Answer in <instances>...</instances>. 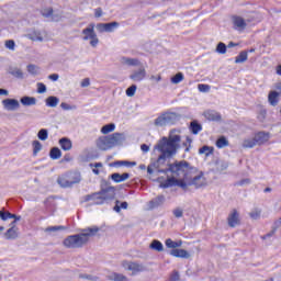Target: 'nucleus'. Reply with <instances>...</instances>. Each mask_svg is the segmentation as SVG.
Masks as SVG:
<instances>
[{"label": "nucleus", "instance_id": "nucleus-39", "mask_svg": "<svg viewBox=\"0 0 281 281\" xmlns=\"http://www.w3.org/2000/svg\"><path fill=\"white\" fill-rule=\"evenodd\" d=\"M60 229H64L63 226H48L45 228V233L48 236H56V232H60Z\"/></svg>", "mask_w": 281, "mask_h": 281}, {"label": "nucleus", "instance_id": "nucleus-45", "mask_svg": "<svg viewBox=\"0 0 281 281\" xmlns=\"http://www.w3.org/2000/svg\"><path fill=\"white\" fill-rule=\"evenodd\" d=\"M59 146H61L63 150H69L71 148V140L69 138L59 139Z\"/></svg>", "mask_w": 281, "mask_h": 281}, {"label": "nucleus", "instance_id": "nucleus-53", "mask_svg": "<svg viewBox=\"0 0 281 281\" xmlns=\"http://www.w3.org/2000/svg\"><path fill=\"white\" fill-rule=\"evenodd\" d=\"M199 131H201V124L191 122V133H193V135H198Z\"/></svg>", "mask_w": 281, "mask_h": 281}, {"label": "nucleus", "instance_id": "nucleus-24", "mask_svg": "<svg viewBox=\"0 0 281 281\" xmlns=\"http://www.w3.org/2000/svg\"><path fill=\"white\" fill-rule=\"evenodd\" d=\"M8 74H10V76H13V78H18V80H23V78L25 77L23 70L19 67H9Z\"/></svg>", "mask_w": 281, "mask_h": 281}, {"label": "nucleus", "instance_id": "nucleus-47", "mask_svg": "<svg viewBox=\"0 0 281 281\" xmlns=\"http://www.w3.org/2000/svg\"><path fill=\"white\" fill-rule=\"evenodd\" d=\"M216 146L217 148H225L229 146V142L227 140V138H225V136H222L216 140Z\"/></svg>", "mask_w": 281, "mask_h": 281}, {"label": "nucleus", "instance_id": "nucleus-41", "mask_svg": "<svg viewBox=\"0 0 281 281\" xmlns=\"http://www.w3.org/2000/svg\"><path fill=\"white\" fill-rule=\"evenodd\" d=\"M113 131H115V123L106 124L101 128L102 135H109V133H113Z\"/></svg>", "mask_w": 281, "mask_h": 281}, {"label": "nucleus", "instance_id": "nucleus-55", "mask_svg": "<svg viewBox=\"0 0 281 281\" xmlns=\"http://www.w3.org/2000/svg\"><path fill=\"white\" fill-rule=\"evenodd\" d=\"M199 91H201V93H209L211 87L209 85L205 83H200L198 86Z\"/></svg>", "mask_w": 281, "mask_h": 281}, {"label": "nucleus", "instance_id": "nucleus-8", "mask_svg": "<svg viewBox=\"0 0 281 281\" xmlns=\"http://www.w3.org/2000/svg\"><path fill=\"white\" fill-rule=\"evenodd\" d=\"M138 67V69L133 70L130 75V80H132L133 82H142L143 80H146V67H144L143 64Z\"/></svg>", "mask_w": 281, "mask_h": 281}, {"label": "nucleus", "instance_id": "nucleus-32", "mask_svg": "<svg viewBox=\"0 0 281 281\" xmlns=\"http://www.w3.org/2000/svg\"><path fill=\"white\" fill-rule=\"evenodd\" d=\"M155 170H158V172H166V170L161 169V167L159 166L158 160L151 162V164L147 167V172H148V175H153V172H155Z\"/></svg>", "mask_w": 281, "mask_h": 281}, {"label": "nucleus", "instance_id": "nucleus-4", "mask_svg": "<svg viewBox=\"0 0 281 281\" xmlns=\"http://www.w3.org/2000/svg\"><path fill=\"white\" fill-rule=\"evenodd\" d=\"M82 41H88L90 47H98L100 45V38H98V33H95V24L90 23L86 29L82 30Z\"/></svg>", "mask_w": 281, "mask_h": 281}, {"label": "nucleus", "instance_id": "nucleus-31", "mask_svg": "<svg viewBox=\"0 0 281 281\" xmlns=\"http://www.w3.org/2000/svg\"><path fill=\"white\" fill-rule=\"evenodd\" d=\"M108 280H111V281H128V277H126L122 273L113 272V273L108 276Z\"/></svg>", "mask_w": 281, "mask_h": 281}, {"label": "nucleus", "instance_id": "nucleus-62", "mask_svg": "<svg viewBox=\"0 0 281 281\" xmlns=\"http://www.w3.org/2000/svg\"><path fill=\"white\" fill-rule=\"evenodd\" d=\"M104 13L102 11V8H98L94 10V16L95 19H100V16H102Z\"/></svg>", "mask_w": 281, "mask_h": 281}, {"label": "nucleus", "instance_id": "nucleus-54", "mask_svg": "<svg viewBox=\"0 0 281 281\" xmlns=\"http://www.w3.org/2000/svg\"><path fill=\"white\" fill-rule=\"evenodd\" d=\"M60 108L64 110V111H76L77 106L76 105H71V104H68V103H65L63 102L60 104Z\"/></svg>", "mask_w": 281, "mask_h": 281}, {"label": "nucleus", "instance_id": "nucleus-16", "mask_svg": "<svg viewBox=\"0 0 281 281\" xmlns=\"http://www.w3.org/2000/svg\"><path fill=\"white\" fill-rule=\"evenodd\" d=\"M120 63L123 67H142V61L138 58L122 57Z\"/></svg>", "mask_w": 281, "mask_h": 281}, {"label": "nucleus", "instance_id": "nucleus-60", "mask_svg": "<svg viewBox=\"0 0 281 281\" xmlns=\"http://www.w3.org/2000/svg\"><path fill=\"white\" fill-rule=\"evenodd\" d=\"M165 201H166V196H164V195H159L155 199L156 205H162V203H165Z\"/></svg>", "mask_w": 281, "mask_h": 281}, {"label": "nucleus", "instance_id": "nucleus-15", "mask_svg": "<svg viewBox=\"0 0 281 281\" xmlns=\"http://www.w3.org/2000/svg\"><path fill=\"white\" fill-rule=\"evenodd\" d=\"M227 224L231 227H238V225H240V213H238L236 210H233L228 214Z\"/></svg>", "mask_w": 281, "mask_h": 281}, {"label": "nucleus", "instance_id": "nucleus-9", "mask_svg": "<svg viewBox=\"0 0 281 281\" xmlns=\"http://www.w3.org/2000/svg\"><path fill=\"white\" fill-rule=\"evenodd\" d=\"M29 41H33L35 43H43V41H47V32L33 30L29 34L25 35Z\"/></svg>", "mask_w": 281, "mask_h": 281}, {"label": "nucleus", "instance_id": "nucleus-38", "mask_svg": "<svg viewBox=\"0 0 281 281\" xmlns=\"http://www.w3.org/2000/svg\"><path fill=\"white\" fill-rule=\"evenodd\" d=\"M255 146H258V144L256 143V137H250V138H246L243 142V147L244 148H254Z\"/></svg>", "mask_w": 281, "mask_h": 281}, {"label": "nucleus", "instance_id": "nucleus-23", "mask_svg": "<svg viewBox=\"0 0 281 281\" xmlns=\"http://www.w3.org/2000/svg\"><path fill=\"white\" fill-rule=\"evenodd\" d=\"M4 238H7V240H16V238H19V227H10L4 233Z\"/></svg>", "mask_w": 281, "mask_h": 281}, {"label": "nucleus", "instance_id": "nucleus-61", "mask_svg": "<svg viewBox=\"0 0 281 281\" xmlns=\"http://www.w3.org/2000/svg\"><path fill=\"white\" fill-rule=\"evenodd\" d=\"M81 87L85 89L87 87H89L91 85V80L89 78H85L81 82H80Z\"/></svg>", "mask_w": 281, "mask_h": 281}, {"label": "nucleus", "instance_id": "nucleus-57", "mask_svg": "<svg viewBox=\"0 0 281 281\" xmlns=\"http://www.w3.org/2000/svg\"><path fill=\"white\" fill-rule=\"evenodd\" d=\"M37 93H47V87L43 82H38L37 85Z\"/></svg>", "mask_w": 281, "mask_h": 281}, {"label": "nucleus", "instance_id": "nucleus-34", "mask_svg": "<svg viewBox=\"0 0 281 281\" xmlns=\"http://www.w3.org/2000/svg\"><path fill=\"white\" fill-rule=\"evenodd\" d=\"M249 58V55L247 54V50H243L239 53V55L235 58L236 65H240L243 63H247V59Z\"/></svg>", "mask_w": 281, "mask_h": 281}, {"label": "nucleus", "instance_id": "nucleus-19", "mask_svg": "<svg viewBox=\"0 0 281 281\" xmlns=\"http://www.w3.org/2000/svg\"><path fill=\"white\" fill-rule=\"evenodd\" d=\"M112 195H109V191H101L100 193L94 194L95 205H102L104 201L111 199Z\"/></svg>", "mask_w": 281, "mask_h": 281}, {"label": "nucleus", "instance_id": "nucleus-20", "mask_svg": "<svg viewBox=\"0 0 281 281\" xmlns=\"http://www.w3.org/2000/svg\"><path fill=\"white\" fill-rule=\"evenodd\" d=\"M170 256H173V258H191V255L186 249L177 248L170 250Z\"/></svg>", "mask_w": 281, "mask_h": 281}, {"label": "nucleus", "instance_id": "nucleus-11", "mask_svg": "<svg viewBox=\"0 0 281 281\" xmlns=\"http://www.w3.org/2000/svg\"><path fill=\"white\" fill-rule=\"evenodd\" d=\"M94 27H97V31L100 34H102L104 32H114L115 30H117V27H120V23L119 22L98 23L97 25H94Z\"/></svg>", "mask_w": 281, "mask_h": 281}, {"label": "nucleus", "instance_id": "nucleus-18", "mask_svg": "<svg viewBox=\"0 0 281 281\" xmlns=\"http://www.w3.org/2000/svg\"><path fill=\"white\" fill-rule=\"evenodd\" d=\"M203 116L205 117V120H209V122H221V120H223L221 113L214 110H205L203 112Z\"/></svg>", "mask_w": 281, "mask_h": 281}, {"label": "nucleus", "instance_id": "nucleus-49", "mask_svg": "<svg viewBox=\"0 0 281 281\" xmlns=\"http://www.w3.org/2000/svg\"><path fill=\"white\" fill-rule=\"evenodd\" d=\"M37 137L41 139V142H46L47 137H49V132L45 128H42L37 133Z\"/></svg>", "mask_w": 281, "mask_h": 281}, {"label": "nucleus", "instance_id": "nucleus-13", "mask_svg": "<svg viewBox=\"0 0 281 281\" xmlns=\"http://www.w3.org/2000/svg\"><path fill=\"white\" fill-rule=\"evenodd\" d=\"M4 111H19L21 103L16 99H4L2 100Z\"/></svg>", "mask_w": 281, "mask_h": 281}, {"label": "nucleus", "instance_id": "nucleus-58", "mask_svg": "<svg viewBox=\"0 0 281 281\" xmlns=\"http://www.w3.org/2000/svg\"><path fill=\"white\" fill-rule=\"evenodd\" d=\"M257 117L259 122H265L267 120V110H260Z\"/></svg>", "mask_w": 281, "mask_h": 281}, {"label": "nucleus", "instance_id": "nucleus-7", "mask_svg": "<svg viewBox=\"0 0 281 281\" xmlns=\"http://www.w3.org/2000/svg\"><path fill=\"white\" fill-rule=\"evenodd\" d=\"M123 267L126 271H131L132 276H137V273H144V271H148V268L144 263L125 261L123 262Z\"/></svg>", "mask_w": 281, "mask_h": 281}, {"label": "nucleus", "instance_id": "nucleus-1", "mask_svg": "<svg viewBox=\"0 0 281 281\" xmlns=\"http://www.w3.org/2000/svg\"><path fill=\"white\" fill-rule=\"evenodd\" d=\"M181 148V130H170L168 136H164L155 145L154 150L160 153L157 161L160 166V169L166 166V159H170L177 155V150Z\"/></svg>", "mask_w": 281, "mask_h": 281}, {"label": "nucleus", "instance_id": "nucleus-52", "mask_svg": "<svg viewBox=\"0 0 281 281\" xmlns=\"http://www.w3.org/2000/svg\"><path fill=\"white\" fill-rule=\"evenodd\" d=\"M121 210H128V203L122 202L120 205V201H116V205L114 206V212H121Z\"/></svg>", "mask_w": 281, "mask_h": 281}, {"label": "nucleus", "instance_id": "nucleus-64", "mask_svg": "<svg viewBox=\"0 0 281 281\" xmlns=\"http://www.w3.org/2000/svg\"><path fill=\"white\" fill-rule=\"evenodd\" d=\"M58 78H60V76H58V74H52L48 76V80H53V82H56L58 80Z\"/></svg>", "mask_w": 281, "mask_h": 281}, {"label": "nucleus", "instance_id": "nucleus-25", "mask_svg": "<svg viewBox=\"0 0 281 281\" xmlns=\"http://www.w3.org/2000/svg\"><path fill=\"white\" fill-rule=\"evenodd\" d=\"M111 166L114 168H122V166H125L126 168H133L134 166H137V162L135 161H128V160H120L112 162Z\"/></svg>", "mask_w": 281, "mask_h": 281}, {"label": "nucleus", "instance_id": "nucleus-44", "mask_svg": "<svg viewBox=\"0 0 281 281\" xmlns=\"http://www.w3.org/2000/svg\"><path fill=\"white\" fill-rule=\"evenodd\" d=\"M49 157L50 159H60V157H63V153L58 147H54L50 149Z\"/></svg>", "mask_w": 281, "mask_h": 281}, {"label": "nucleus", "instance_id": "nucleus-43", "mask_svg": "<svg viewBox=\"0 0 281 281\" xmlns=\"http://www.w3.org/2000/svg\"><path fill=\"white\" fill-rule=\"evenodd\" d=\"M214 153V147L203 146L199 149V155H205V157H210Z\"/></svg>", "mask_w": 281, "mask_h": 281}, {"label": "nucleus", "instance_id": "nucleus-2", "mask_svg": "<svg viewBox=\"0 0 281 281\" xmlns=\"http://www.w3.org/2000/svg\"><path fill=\"white\" fill-rule=\"evenodd\" d=\"M169 170L172 173L171 178H168L166 182H160V188H170V186H178L182 190H188V183L183 180L186 172H188V164L186 161L175 162L169 166Z\"/></svg>", "mask_w": 281, "mask_h": 281}, {"label": "nucleus", "instance_id": "nucleus-27", "mask_svg": "<svg viewBox=\"0 0 281 281\" xmlns=\"http://www.w3.org/2000/svg\"><path fill=\"white\" fill-rule=\"evenodd\" d=\"M165 245L168 249H179L183 245L182 240H172L171 238L166 239Z\"/></svg>", "mask_w": 281, "mask_h": 281}, {"label": "nucleus", "instance_id": "nucleus-51", "mask_svg": "<svg viewBox=\"0 0 281 281\" xmlns=\"http://www.w3.org/2000/svg\"><path fill=\"white\" fill-rule=\"evenodd\" d=\"M125 93H126L127 98H133L135 95V93H137V86L132 85L130 88L126 89Z\"/></svg>", "mask_w": 281, "mask_h": 281}, {"label": "nucleus", "instance_id": "nucleus-33", "mask_svg": "<svg viewBox=\"0 0 281 281\" xmlns=\"http://www.w3.org/2000/svg\"><path fill=\"white\" fill-rule=\"evenodd\" d=\"M149 249H153L154 251L161 252V251H164V244H161V241H159L157 239H154L149 244Z\"/></svg>", "mask_w": 281, "mask_h": 281}, {"label": "nucleus", "instance_id": "nucleus-14", "mask_svg": "<svg viewBox=\"0 0 281 281\" xmlns=\"http://www.w3.org/2000/svg\"><path fill=\"white\" fill-rule=\"evenodd\" d=\"M269 139H271V133L269 132H258L255 134V142L257 146H265Z\"/></svg>", "mask_w": 281, "mask_h": 281}, {"label": "nucleus", "instance_id": "nucleus-40", "mask_svg": "<svg viewBox=\"0 0 281 281\" xmlns=\"http://www.w3.org/2000/svg\"><path fill=\"white\" fill-rule=\"evenodd\" d=\"M60 102V100L58 99V97H48L46 99V105L50 106V108H56L58 106V103Z\"/></svg>", "mask_w": 281, "mask_h": 281}, {"label": "nucleus", "instance_id": "nucleus-37", "mask_svg": "<svg viewBox=\"0 0 281 281\" xmlns=\"http://www.w3.org/2000/svg\"><path fill=\"white\" fill-rule=\"evenodd\" d=\"M227 168H228V165H227V162H225V161H223V160H217L216 162H215V170H216V172H225V170H227Z\"/></svg>", "mask_w": 281, "mask_h": 281}, {"label": "nucleus", "instance_id": "nucleus-42", "mask_svg": "<svg viewBox=\"0 0 281 281\" xmlns=\"http://www.w3.org/2000/svg\"><path fill=\"white\" fill-rule=\"evenodd\" d=\"M161 80H164V77L161 76V74H151L149 76V81L151 82V85H159Z\"/></svg>", "mask_w": 281, "mask_h": 281}, {"label": "nucleus", "instance_id": "nucleus-3", "mask_svg": "<svg viewBox=\"0 0 281 281\" xmlns=\"http://www.w3.org/2000/svg\"><path fill=\"white\" fill-rule=\"evenodd\" d=\"M98 232H100V228L98 226L85 228L82 229L81 234L70 235L66 237L63 241V245L64 247H66V249H80V247L87 245L91 236H95Z\"/></svg>", "mask_w": 281, "mask_h": 281}, {"label": "nucleus", "instance_id": "nucleus-59", "mask_svg": "<svg viewBox=\"0 0 281 281\" xmlns=\"http://www.w3.org/2000/svg\"><path fill=\"white\" fill-rule=\"evenodd\" d=\"M4 45H5L7 49H10L11 52H14V47H15L14 41L9 40V41L5 42Z\"/></svg>", "mask_w": 281, "mask_h": 281}, {"label": "nucleus", "instance_id": "nucleus-56", "mask_svg": "<svg viewBox=\"0 0 281 281\" xmlns=\"http://www.w3.org/2000/svg\"><path fill=\"white\" fill-rule=\"evenodd\" d=\"M172 214L176 218H181L183 216V209L181 207H176L173 211H172Z\"/></svg>", "mask_w": 281, "mask_h": 281}, {"label": "nucleus", "instance_id": "nucleus-6", "mask_svg": "<svg viewBox=\"0 0 281 281\" xmlns=\"http://www.w3.org/2000/svg\"><path fill=\"white\" fill-rule=\"evenodd\" d=\"M190 186H194L196 190H202L210 186V179L205 177L203 171H196L195 175L191 178Z\"/></svg>", "mask_w": 281, "mask_h": 281}, {"label": "nucleus", "instance_id": "nucleus-12", "mask_svg": "<svg viewBox=\"0 0 281 281\" xmlns=\"http://www.w3.org/2000/svg\"><path fill=\"white\" fill-rule=\"evenodd\" d=\"M250 22L251 21L245 20L240 15L233 16V25H234L235 30H237L238 32H243V30H245L247 27V25H249Z\"/></svg>", "mask_w": 281, "mask_h": 281}, {"label": "nucleus", "instance_id": "nucleus-22", "mask_svg": "<svg viewBox=\"0 0 281 281\" xmlns=\"http://www.w3.org/2000/svg\"><path fill=\"white\" fill-rule=\"evenodd\" d=\"M66 176L68 177V182L70 183V188L72 186H76V183H80L82 179L80 176V172L78 171L66 173Z\"/></svg>", "mask_w": 281, "mask_h": 281}, {"label": "nucleus", "instance_id": "nucleus-46", "mask_svg": "<svg viewBox=\"0 0 281 281\" xmlns=\"http://www.w3.org/2000/svg\"><path fill=\"white\" fill-rule=\"evenodd\" d=\"M32 146H33V155L34 156H37L38 153H41V150H43V145L38 140H34L32 143Z\"/></svg>", "mask_w": 281, "mask_h": 281}, {"label": "nucleus", "instance_id": "nucleus-29", "mask_svg": "<svg viewBox=\"0 0 281 281\" xmlns=\"http://www.w3.org/2000/svg\"><path fill=\"white\" fill-rule=\"evenodd\" d=\"M57 183L60 188H71L67 173L59 176L57 179Z\"/></svg>", "mask_w": 281, "mask_h": 281}, {"label": "nucleus", "instance_id": "nucleus-63", "mask_svg": "<svg viewBox=\"0 0 281 281\" xmlns=\"http://www.w3.org/2000/svg\"><path fill=\"white\" fill-rule=\"evenodd\" d=\"M179 280H180L179 272H173L169 279V281H179Z\"/></svg>", "mask_w": 281, "mask_h": 281}, {"label": "nucleus", "instance_id": "nucleus-50", "mask_svg": "<svg viewBox=\"0 0 281 281\" xmlns=\"http://www.w3.org/2000/svg\"><path fill=\"white\" fill-rule=\"evenodd\" d=\"M179 82H183V74L182 72H178L173 77H171L172 85H179Z\"/></svg>", "mask_w": 281, "mask_h": 281}, {"label": "nucleus", "instance_id": "nucleus-17", "mask_svg": "<svg viewBox=\"0 0 281 281\" xmlns=\"http://www.w3.org/2000/svg\"><path fill=\"white\" fill-rule=\"evenodd\" d=\"M97 148L99 150H111V142L109 139V136H101L97 139Z\"/></svg>", "mask_w": 281, "mask_h": 281}, {"label": "nucleus", "instance_id": "nucleus-30", "mask_svg": "<svg viewBox=\"0 0 281 281\" xmlns=\"http://www.w3.org/2000/svg\"><path fill=\"white\" fill-rule=\"evenodd\" d=\"M26 71L31 76H41V67L34 64H30L26 66Z\"/></svg>", "mask_w": 281, "mask_h": 281}, {"label": "nucleus", "instance_id": "nucleus-21", "mask_svg": "<svg viewBox=\"0 0 281 281\" xmlns=\"http://www.w3.org/2000/svg\"><path fill=\"white\" fill-rule=\"evenodd\" d=\"M268 102L271 106H278V103L280 102V93L276 90H271L268 93Z\"/></svg>", "mask_w": 281, "mask_h": 281}, {"label": "nucleus", "instance_id": "nucleus-35", "mask_svg": "<svg viewBox=\"0 0 281 281\" xmlns=\"http://www.w3.org/2000/svg\"><path fill=\"white\" fill-rule=\"evenodd\" d=\"M1 221H8V218H14L15 221H21V216H16L10 212L0 211Z\"/></svg>", "mask_w": 281, "mask_h": 281}, {"label": "nucleus", "instance_id": "nucleus-26", "mask_svg": "<svg viewBox=\"0 0 281 281\" xmlns=\"http://www.w3.org/2000/svg\"><path fill=\"white\" fill-rule=\"evenodd\" d=\"M20 102L22 106H35L36 98L25 95L20 99Z\"/></svg>", "mask_w": 281, "mask_h": 281}, {"label": "nucleus", "instance_id": "nucleus-36", "mask_svg": "<svg viewBox=\"0 0 281 281\" xmlns=\"http://www.w3.org/2000/svg\"><path fill=\"white\" fill-rule=\"evenodd\" d=\"M260 216H262V210L260 209H252L249 212V217L251 218V221H260Z\"/></svg>", "mask_w": 281, "mask_h": 281}, {"label": "nucleus", "instance_id": "nucleus-10", "mask_svg": "<svg viewBox=\"0 0 281 281\" xmlns=\"http://www.w3.org/2000/svg\"><path fill=\"white\" fill-rule=\"evenodd\" d=\"M110 139V146L115 148V146H122L124 142H126V135L124 133H113L112 135H108Z\"/></svg>", "mask_w": 281, "mask_h": 281}, {"label": "nucleus", "instance_id": "nucleus-48", "mask_svg": "<svg viewBox=\"0 0 281 281\" xmlns=\"http://www.w3.org/2000/svg\"><path fill=\"white\" fill-rule=\"evenodd\" d=\"M215 52L217 54H227V45H225V43L223 42H220L217 45H216V48H215Z\"/></svg>", "mask_w": 281, "mask_h": 281}, {"label": "nucleus", "instance_id": "nucleus-28", "mask_svg": "<svg viewBox=\"0 0 281 281\" xmlns=\"http://www.w3.org/2000/svg\"><path fill=\"white\" fill-rule=\"evenodd\" d=\"M130 177H131V175H128V173H123V175H121V173H113L111 176V179L115 183H122V182L126 181Z\"/></svg>", "mask_w": 281, "mask_h": 281}, {"label": "nucleus", "instance_id": "nucleus-5", "mask_svg": "<svg viewBox=\"0 0 281 281\" xmlns=\"http://www.w3.org/2000/svg\"><path fill=\"white\" fill-rule=\"evenodd\" d=\"M179 122V115L175 112H165L160 114L157 119L154 121V125L157 127H164L168 126L170 124H177Z\"/></svg>", "mask_w": 281, "mask_h": 281}]
</instances>
